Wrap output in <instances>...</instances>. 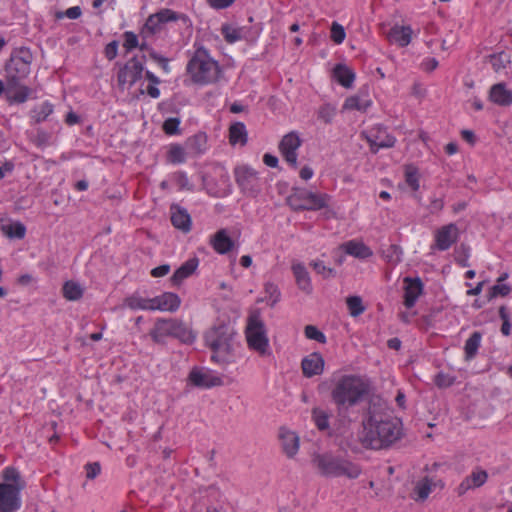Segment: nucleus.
I'll return each mask as SVG.
<instances>
[{
    "mask_svg": "<svg viewBox=\"0 0 512 512\" xmlns=\"http://www.w3.org/2000/svg\"><path fill=\"white\" fill-rule=\"evenodd\" d=\"M358 440L365 449H387L403 434L402 422L392 416L387 402L379 395L369 398L363 413Z\"/></svg>",
    "mask_w": 512,
    "mask_h": 512,
    "instance_id": "obj_1",
    "label": "nucleus"
},
{
    "mask_svg": "<svg viewBox=\"0 0 512 512\" xmlns=\"http://www.w3.org/2000/svg\"><path fill=\"white\" fill-rule=\"evenodd\" d=\"M370 391L371 383L364 376L344 374L337 378L331 389V400L337 416L344 421L352 422L353 408L365 400L368 402L371 397Z\"/></svg>",
    "mask_w": 512,
    "mask_h": 512,
    "instance_id": "obj_2",
    "label": "nucleus"
},
{
    "mask_svg": "<svg viewBox=\"0 0 512 512\" xmlns=\"http://www.w3.org/2000/svg\"><path fill=\"white\" fill-rule=\"evenodd\" d=\"M311 464L319 475L327 478L345 477L354 480L362 473L360 464L330 451L313 453Z\"/></svg>",
    "mask_w": 512,
    "mask_h": 512,
    "instance_id": "obj_3",
    "label": "nucleus"
},
{
    "mask_svg": "<svg viewBox=\"0 0 512 512\" xmlns=\"http://www.w3.org/2000/svg\"><path fill=\"white\" fill-rule=\"evenodd\" d=\"M235 336L234 328L223 323L205 332V344L212 351L213 362L222 366L235 363Z\"/></svg>",
    "mask_w": 512,
    "mask_h": 512,
    "instance_id": "obj_4",
    "label": "nucleus"
},
{
    "mask_svg": "<svg viewBox=\"0 0 512 512\" xmlns=\"http://www.w3.org/2000/svg\"><path fill=\"white\" fill-rule=\"evenodd\" d=\"M187 72L196 84H210L219 79L221 70L203 48H198L187 64Z\"/></svg>",
    "mask_w": 512,
    "mask_h": 512,
    "instance_id": "obj_5",
    "label": "nucleus"
},
{
    "mask_svg": "<svg viewBox=\"0 0 512 512\" xmlns=\"http://www.w3.org/2000/svg\"><path fill=\"white\" fill-rule=\"evenodd\" d=\"M245 337L247 345L251 350L256 351L261 356L271 354L267 330L261 316V310L258 308L252 309L249 312L245 327Z\"/></svg>",
    "mask_w": 512,
    "mask_h": 512,
    "instance_id": "obj_6",
    "label": "nucleus"
},
{
    "mask_svg": "<svg viewBox=\"0 0 512 512\" xmlns=\"http://www.w3.org/2000/svg\"><path fill=\"white\" fill-rule=\"evenodd\" d=\"M149 334L155 343H162L168 336L187 344L193 343L196 338L193 331L182 320L176 318L157 319Z\"/></svg>",
    "mask_w": 512,
    "mask_h": 512,
    "instance_id": "obj_7",
    "label": "nucleus"
},
{
    "mask_svg": "<svg viewBox=\"0 0 512 512\" xmlns=\"http://www.w3.org/2000/svg\"><path fill=\"white\" fill-rule=\"evenodd\" d=\"M191 21L183 13L163 8L150 15L145 23L147 32H157L162 30H186L190 28Z\"/></svg>",
    "mask_w": 512,
    "mask_h": 512,
    "instance_id": "obj_8",
    "label": "nucleus"
},
{
    "mask_svg": "<svg viewBox=\"0 0 512 512\" xmlns=\"http://www.w3.org/2000/svg\"><path fill=\"white\" fill-rule=\"evenodd\" d=\"M329 199L327 194L313 193L304 188H293L286 201L294 211H316L325 208Z\"/></svg>",
    "mask_w": 512,
    "mask_h": 512,
    "instance_id": "obj_9",
    "label": "nucleus"
},
{
    "mask_svg": "<svg viewBox=\"0 0 512 512\" xmlns=\"http://www.w3.org/2000/svg\"><path fill=\"white\" fill-rule=\"evenodd\" d=\"M235 178L241 191L249 197H257L261 191L258 173L251 167L240 166L235 169Z\"/></svg>",
    "mask_w": 512,
    "mask_h": 512,
    "instance_id": "obj_10",
    "label": "nucleus"
},
{
    "mask_svg": "<svg viewBox=\"0 0 512 512\" xmlns=\"http://www.w3.org/2000/svg\"><path fill=\"white\" fill-rule=\"evenodd\" d=\"M31 68L15 59H9L5 65V82L9 90H13L19 86L29 74Z\"/></svg>",
    "mask_w": 512,
    "mask_h": 512,
    "instance_id": "obj_11",
    "label": "nucleus"
},
{
    "mask_svg": "<svg viewBox=\"0 0 512 512\" xmlns=\"http://www.w3.org/2000/svg\"><path fill=\"white\" fill-rule=\"evenodd\" d=\"M144 70L143 62L136 57L130 59L118 72V83L120 86L128 84L132 86L142 77Z\"/></svg>",
    "mask_w": 512,
    "mask_h": 512,
    "instance_id": "obj_12",
    "label": "nucleus"
},
{
    "mask_svg": "<svg viewBox=\"0 0 512 512\" xmlns=\"http://www.w3.org/2000/svg\"><path fill=\"white\" fill-rule=\"evenodd\" d=\"M434 237V247L440 251H446L458 241L459 229L456 224L449 223L437 229Z\"/></svg>",
    "mask_w": 512,
    "mask_h": 512,
    "instance_id": "obj_13",
    "label": "nucleus"
},
{
    "mask_svg": "<svg viewBox=\"0 0 512 512\" xmlns=\"http://www.w3.org/2000/svg\"><path fill=\"white\" fill-rule=\"evenodd\" d=\"M20 490L0 484V512H15L21 507Z\"/></svg>",
    "mask_w": 512,
    "mask_h": 512,
    "instance_id": "obj_14",
    "label": "nucleus"
},
{
    "mask_svg": "<svg viewBox=\"0 0 512 512\" xmlns=\"http://www.w3.org/2000/svg\"><path fill=\"white\" fill-rule=\"evenodd\" d=\"M301 145V140L297 133L290 132L286 134L279 143V150L285 160L294 168L297 167V149Z\"/></svg>",
    "mask_w": 512,
    "mask_h": 512,
    "instance_id": "obj_15",
    "label": "nucleus"
},
{
    "mask_svg": "<svg viewBox=\"0 0 512 512\" xmlns=\"http://www.w3.org/2000/svg\"><path fill=\"white\" fill-rule=\"evenodd\" d=\"M189 381L196 387L212 388L221 386L223 381L220 377L212 375L210 372H203L198 368H193L189 373Z\"/></svg>",
    "mask_w": 512,
    "mask_h": 512,
    "instance_id": "obj_16",
    "label": "nucleus"
},
{
    "mask_svg": "<svg viewBox=\"0 0 512 512\" xmlns=\"http://www.w3.org/2000/svg\"><path fill=\"white\" fill-rule=\"evenodd\" d=\"M325 361L322 355L318 352H313L305 357L301 362L303 375L311 378L323 373Z\"/></svg>",
    "mask_w": 512,
    "mask_h": 512,
    "instance_id": "obj_17",
    "label": "nucleus"
},
{
    "mask_svg": "<svg viewBox=\"0 0 512 512\" xmlns=\"http://www.w3.org/2000/svg\"><path fill=\"white\" fill-rule=\"evenodd\" d=\"M279 439L285 455L289 458L294 457L299 450V436L295 432L281 427L279 429Z\"/></svg>",
    "mask_w": 512,
    "mask_h": 512,
    "instance_id": "obj_18",
    "label": "nucleus"
},
{
    "mask_svg": "<svg viewBox=\"0 0 512 512\" xmlns=\"http://www.w3.org/2000/svg\"><path fill=\"white\" fill-rule=\"evenodd\" d=\"M488 98L498 106L508 107L512 105V90L508 89L503 82L496 83L491 86Z\"/></svg>",
    "mask_w": 512,
    "mask_h": 512,
    "instance_id": "obj_19",
    "label": "nucleus"
},
{
    "mask_svg": "<svg viewBox=\"0 0 512 512\" xmlns=\"http://www.w3.org/2000/svg\"><path fill=\"white\" fill-rule=\"evenodd\" d=\"M406 286L404 288V305L410 309L412 308L418 297L422 294L423 291V283L420 278H410L406 277L404 279Z\"/></svg>",
    "mask_w": 512,
    "mask_h": 512,
    "instance_id": "obj_20",
    "label": "nucleus"
},
{
    "mask_svg": "<svg viewBox=\"0 0 512 512\" xmlns=\"http://www.w3.org/2000/svg\"><path fill=\"white\" fill-rule=\"evenodd\" d=\"M170 211L173 226L184 233H188L192 225L191 216L188 211L178 204H172Z\"/></svg>",
    "mask_w": 512,
    "mask_h": 512,
    "instance_id": "obj_21",
    "label": "nucleus"
},
{
    "mask_svg": "<svg viewBox=\"0 0 512 512\" xmlns=\"http://www.w3.org/2000/svg\"><path fill=\"white\" fill-rule=\"evenodd\" d=\"M210 245L217 253L227 254L232 250L234 242L226 229H220L210 238Z\"/></svg>",
    "mask_w": 512,
    "mask_h": 512,
    "instance_id": "obj_22",
    "label": "nucleus"
},
{
    "mask_svg": "<svg viewBox=\"0 0 512 512\" xmlns=\"http://www.w3.org/2000/svg\"><path fill=\"white\" fill-rule=\"evenodd\" d=\"M367 141L373 153H376L380 148H391L395 145L396 139L394 136L387 134L385 131L379 129L376 134L367 136Z\"/></svg>",
    "mask_w": 512,
    "mask_h": 512,
    "instance_id": "obj_23",
    "label": "nucleus"
},
{
    "mask_svg": "<svg viewBox=\"0 0 512 512\" xmlns=\"http://www.w3.org/2000/svg\"><path fill=\"white\" fill-rule=\"evenodd\" d=\"M333 78L344 88H350L355 80V73L345 64H337L333 68Z\"/></svg>",
    "mask_w": 512,
    "mask_h": 512,
    "instance_id": "obj_24",
    "label": "nucleus"
},
{
    "mask_svg": "<svg viewBox=\"0 0 512 512\" xmlns=\"http://www.w3.org/2000/svg\"><path fill=\"white\" fill-rule=\"evenodd\" d=\"M198 266V259L191 258L183 263L172 275L171 282L173 285H180L184 279L194 273Z\"/></svg>",
    "mask_w": 512,
    "mask_h": 512,
    "instance_id": "obj_25",
    "label": "nucleus"
},
{
    "mask_svg": "<svg viewBox=\"0 0 512 512\" xmlns=\"http://www.w3.org/2000/svg\"><path fill=\"white\" fill-rule=\"evenodd\" d=\"M292 271L299 289L310 294L312 292L311 279L305 266L301 263L293 264Z\"/></svg>",
    "mask_w": 512,
    "mask_h": 512,
    "instance_id": "obj_26",
    "label": "nucleus"
},
{
    "mask_svg": "<svg viewBox=\"0 0 512 512\" xmlns=\"http://www.w3.org/2000/svg\"><path fill=\"white\" fill-rule=\"evenodd\" d=\"M344 251L357 258L365 259L372 256V250L362 242L348 241L342 245Z\"/></svg>",
    "mask_w": 512,
    "mask_h": 512,
    "instance_id": "obj_27",
    "label": "nucleus"
},
{
    "mask_svg": "<svg viewBox=\"0 0 512 512\" xmlns=\"http://www.w3.org/2000/svg\"><path fill=\"white\" fill-rule=\"evenodd\" d=\"M248 140L246 126L242 122H235L229 128V142L232 145L244 146Z\"/></svg>",
    "mask_w": 512,
    "mask_h": 512,
    "instance_id": "obj_28",
    "label": "nucleus"
},
{
    "mask_svg": "<svg viewBox=\"0 0 512 512\" xmlns=\"http://www.w3.org/2000/svg\"><path fill=\"white\" fill-rule=\"evenodd\" d=\"M490 63L493 70L497 74H507V69L510 67L511 58L510 55L504 51L489 56Z\"/></svg>",
    "mask_w": 512,
    "mask_h": 512,
    "instance_id": "obj_29",
    "label": "nucleus"
},
{
    "mask_svg": "<svg viewBox=\"0 0 512 512\" xmlns=\"http://www.w3.org/2000/svg\"><path fill=\"white\" fill-rule=\"evenodd\" d=\"M31 94V89L25 85L19 83V86L13 90H9V87L6 85V98L10 104L13 103H24L27 101Z\"/></svg>",
    "mask_w": 512,
    "mask_h": 512,
    "instance_id": "obj_30",
    "label": "nucleus"
},
{
    "mask_svg": "<svg viewBox=\"0 0 512 512\" xmlns=\"http://www.w3.org/2000/svg\"><path fill=\"white\" fill-rule=\"evenodd\" d=\"M2 477L6 482L5 484L12 486L13 489L17 488L18 490L22 491L26 486V483L21 478L19 471L14 467H6L3 470Z\"/></svg>",
    "mask_w": 512,
    "mask_h": 512,
    "instance_id": "obj_31",
    "label": "nucleus"
},
{
    "mask_svg": "<svg viewBox=\"0 0 512 512\" xmlns=\"http://www.w3.org/2000/svg\"><path fill=\"white\" fill-rule=\"evenodd\" d=\"M160 296L161 311L175 312L181 304L180 297L172 292H164Z\"/></svg>",
    "mask_w": 512,
    "mask_h": 512,
    "instance_id": "obj_32",
    "label": "nucleus"
},
{
    "mask_svg": "<svg viewBox=\"0 0 512 512\" xmlns=\"http://www.w3.org/2000/svg\"><path fill=\"white\" fill-rule=\"evenodd\" d=\"M482 339V334L478 331L472 333V335L466 340L464 346L466 360L473 359L478 351Z\"/></svg>",
    "mask_w": 512,
    "mask_h": 512,
    "instance_id": "obj_33",
    "label": "nucleus"
},
{
    "mask_svg": "<svg viewBox=\"0 0 512 512\" xmlns=\"http://www.w3.org/2000/svg\"><path fill=\"white\" fill-rule=\"evenodd\" d=\"M371 106V100L362 99L358 95L348 97L344 104L343 110H357L365 112Z\"/></svg>",
    "mask_w": 512,
    "mask_h": 512,
    "instance_id": "obj_34",
    "label": "nucleus"
},
{
    "mask_svg": "<svg viewBox=\"0 0 512 512\" xmlns=\"http://www.w3.org/2000/svg\"><path fill=\"white\" fill-rule=\"evenodd\" d=\"M63 296L69 301L79 300L83 296V288L77 282L66 281L63 285Z\"/></svg>",
    "mask_w": 512,
    "mask_h": 512,
    "instance_id": "obj_35",
    "label": "nucleus"
},
{
    "mask_svg": "<svg viewBox=\"0 0 512 512\" xmlns=\"http://www.w3.org/2000/svg\"><path fill=\"white\" fill-rule=\"evenodd\" d=\"M53 112V105L49 102H44L40 106L31 110V118L35 123L45 121Z\"/></svg>",
    "mask_w": 512,
    "mask_h": 512,
    "instance_id": "obj_36",
    "label": "nucleus"
},
{
    "mask_svg": "<svg viewBox=\"0 0 512 512\" xmlns=\"http://www.w3.org/2000/svg\"><path fill=\"white\" fill-rule=\"evenodd\" d=\"M405 181L407 185L413 190L417 191L420 187L419 184V171L413 164L405 165Z\"/></svg>",
    "mask_w": 512,
    "mask_h": 512,
    "instance_id": "obj_37",
    "label": "nucleus"
},
{
    "mask_svg": "<svg viewBox=\"0 0 512 512\" xmlns=\"http://www.w3.org/2000/svg\"><path fill=\"white\" fill-rule=\"evenodd\" d=\"M432 490L431 480L428 477H425L423 480L419 481L415 488L414 493L416 494L415 500L424 501L428 498L429 494Z\"/></svg>",
    "mask_w": 512,
    "mask_h": 512,
    "instance_id": "obj_38",
    "label": "nucleus"
},
{
    "mask_svg": "<svg viewBox=\"0 0 512 512\" xmlns=\"http://www.w3.org/2000/svg\"><path fill=\"white\" fill-rule=\"evenodd\" d=\"M124 304L131 310H148V298L137 293L125 298Z\"/></svg>",
    "mask_w": 512,
    "mask_h": 512,
    "instance_id": "obj_39",
    "label": "nucleus"
},
{
    "mask_svg": "<svg viewBox=\"0 0 512 512\" xmlns=\"http://www.w3.org/2000/svg\"><path fill=\"white\" fill-rule=\"evenodd\" d=\"M335 115H336V107L329 103H326V104L320 106L317 111L318 119L325 124L332 123Z\"/></svg>",
    "mask_w": 512,
    "mask_h": 512,
    "instance_id": "obj_40",
    "label": "nucleus"
},
{
    "mask_svg": "<svg viewBox=\"0 0 512 512\" xmlns=\"http://www.w3.org/2000/svg\"><path fill=\"white\" fill-rule=\"evenodd\" d=\"M4 232L10 238L23 239L26 234V227L21 222H15L5 226Z\"/></svg>",
    "mask_w": 512,
    "mask_h": 512,
    "instance_id": "obj_41",
    "label": "nucleus"
},
{
    "mask_svg": "<svg viewBox=\"0 0 512 512\" xmlns=\"http://www.w3.org/2000/svg\"><path fill=\"white\" fill-rule=\"evenodd\" d=\"M349 313L352 317H357L365 311L362 299L359 296H350L346 299Z\"/></svg>",
    "mask_w": 512,
    "mask_h": 512,
    "instance_id": "obj_42",
    "label": "nucleus"
},
{
    "mask_svg": "<svg viewBox=\"0 0 512 512\" xmlns=\"http://www.w3.org/2000/svg\"><path fill=\"white\" fill-rule=\"evenodd\" d=\"M312 416L315 425L319 430H326L329 428V416L324 410L320 408H314L312 410Z\"/></svg>",
    "mask_w": 512,
    "mask_h": 512,
    "instance_id": "obj_43",
    "label": "nucleus"
},
{
    "mask_svg": "<svg viewBox=\"0 0 512 512\" xmlns=\"http://www.w3.org/2000/svg\"><path fill=\"white\" fill-rule=\"evenodd\" d=\"M10 59H15V60H17L25 65H28L30 67L32 60H33V56L28 48L21 47V48L15 49L12 52Z\"/></svg>",
    "mask_w": 512,
    "mask_h": 512,
    "instance_id": "obj_44",
    "label": "nucleus"
},
{
    "mask_svg": "<svg viewBox=\"0 0 512 512\" xmlns=\"http://www.w3.org/2000/svg\"><path fill=\"white\" fill-rule=\"evenodd\" d=\"M304 334H305L306 338H308L310 340H315L322 344H324L326 342L325 334L314 325L305 326Z\"/></svg>",
    "mask_w": 512,
    "mask_h": 512,
    "instance_id": "obj_45",
    "label": "nucleus"
},
{
    "mask_svg": "<svg viewBox=\"0 0 512 512\" xmlns=\"http://www.w3.org/2000/svg\"><path fill=\"white\" fill-rule=\"evenodd\" d=\"M265 292L268 295L269 306L273 308L280 301V290L277 285L273 283H266Z\"/></svg>",
    "mask_w": 512,
    "mask_h": 512,
    "instance_id": "obj_46",
    "label": "nucleus"
},
{
    "mask_svg": "<svg viewBox=\"0 0 512 512\" xmlns=\"http://www.w3.org/2000/svg\"><path fill=\"white\" fill-rule=\"evenodd\" d=\"M168 159L171 163H183L185 161L183 147L180 145H172L168 152Z\"/></svg>",
    "mask_w": 512,
    "mask_h": 512,
    "instance_id": "obj_47",
    "label": "nucleus"
},
{
    "mask_svg": "<svg viewBox=\"0 0 512 512\" xmlns=\"http://www.w3.org/2000/svg\"><path fill=\"white\" fill-rule=\"evenodd\" d=\"M466 478L469 480L473 488H477L482 486L487 481L488 474L484 470L474 471L470 476Z\"/></svg>",
    "mask_w": 512,
    "mask_h": 512,
    "instance_id": "obj_48",
    "label": "nucleus"
},
{
    "mask_svg": "<svg viewBox=\"0 0 512 512\" xmlns=\"http://www.w3.org/2000/svg\"><path fill=\"white\" fill-rule=\"evenodd\" d=\"M387 40L390 44L405 47L411 42V34H387Z\"/></svg>",
    "mask_w": 512,
    "mask_h": 512,
    "instance_id": "obj_49",
    "label": "nucleus"
},
{
    "mask_svg": "<svg viewBox=\"0 0 512 512\" xmlns=\"http://www.w3.org/2000/svg\"><path fill=\"white\" fill-rule=\"evenodd\" d=\"M310 265L318 274L322 275L324 278H329L335 275L334 269L325 266V264L320 260L313 261Z\"/></svg>",
    "mask_w": 512,
    "mask_h": 512,
    "instance_id": "obj_50",
    "label": "nucleus"
},
{
    "mask_svg": "<svg viewBox=\"0 0 512 512\" xmlns=\"http://www.w3.org/2000/svg\"><path fill=\"white\" fill-rule=\"evenodd\" d=\"M499 316L503 321L502 326H501L502 334L505 336L510 335L511 324H510V320H509V314H508L507 308L505 306H501L499 308Z\"/></svg>",
    "mask_w": 512,
    "mask_h": 512,
    "instance_id": "obj_51",
    "label": "nucleus"
},
{
    "mask_svg": "<svg viewBox=\"0 0 512 512\" xmlns=\"http://www.w3.org/2000/svg\"><path fill=\"white\" fill-rule=\"evenodd\" d=\"M189 144L196 153H201L206 144V136L204 134H197L189 139Z\"/></svg>",
    "mask_w": 512,
    "mask_h": 512,
    "instance_id": "obj_52",
    "label": "nucleus"
},
{
    "mask_svg": "<svg viewBox=\"0 0 512 512\" xmlns=\"http://www.w3.org/2000/svg\"><path fill=\"white\" fill-rule=\"evenodd\" d=\"M180 120L175 117L168 118L163 123V130L168 135H173L178 132Z\"/></svg>",
    "mask_w": 512,
    "mask_h": 512,
    "instance_id": "obj_53",
    "label": "nucleus"
},
{
    "mask_svg": "<svg viewBox=\"0 0 512 512\" xmlns=\"http://www.w3.org/2000/svg\"><path fill=\"white\" fill-rule=\"evenodd\" d=\"M511 291V288L510 286H508L507 284H496L494 286L491 287L490 289V298H494V297H497L498 295L500 296H507Z\"/></svg>",
    "mask_w": 512,
    "mask_h": 512,
    "instance_id": "obj_54",
    "label": "nucleus"
},
{
    "mask_svg": "<svg viewBox=\"0 0 512 512\" xmlns=\"http://www.w3.org/2000/svg\"><path fill=\"white\" fill-rule=\"evenodd\" d=\"M82 10L79 6H73L65 10L64 12L57 13V18L62 19L63 17H67L69 19H77L81 16Z\"/></svg>",
    "mask_w": 512,
    "mask_h": 512,
    "instance_id": "obj_55",
    "label": "nucleus"
},
{
    "mask_svg": "<svg viewBox=\"0 0 512 512\" xmlns=\"http://www.w3.org/2000/svg\"><path fill=\"white\" fill-rule=\"evenodd\" d=\"M454 383V378L448 374L438 373L435 377V384L440 388H446Z\"/></svg>",
    "mask_w": 512,
    "mask_h": 512,
    "instance_id": "obj_56",
    "label": "nucleus"
},
{
    "mask_svg": "<svg viewBox=\"0 0 512 512\" xmlns=\"http://www.w3.org/2000/svg\"><path fill=\"white\" fill-rule=\"evenodd\" d=\"M85 470H86L87 479H94L99 475V473L101 471L100 463L99 462L88 463L85 465Z\"/></svg>",
    "mask_w": 512,
    "mask_h": 512,
    "instance_id": "obj_57",
    "label": "nucleus"
},
{
    "mask_svg": "<svg viewBox=\"0 0 512 512\" xmlns=\"http://www.w3.org/2000/svg\"><path fill=\"white\" fill-rule=\"evenodd\" d=\"M206 2L211 8L221 10L230 7L235 0H206Z\"/></svg>",
    "mask_w": 512,
    "mask_h": 512,
    "instance_id": "obj_58",
    "label": "nucleus"
},
{
    "mask_svg": "<svg viewBox=\"0 0 512 512\" xmlns=\"http://www.w3.org/2000/svg\"><path fill=\"white\" fill-rule=\"evenodd\" d=\"M49 140H50V134L47 133L46 131L44 130H38L35 138H34V143L38 146V147H43V146H46L48 143H49Z\"/></svg>",
    "mask_w": 512,
    "mask_h": 512,
    "instance_id": "obj_59",
    "label": "nucleus"
},
{
    "mask_svg": "<svg viewBox=\"0 0 512 512\" xmlns=\"http://www.w3.org/2000/svg\"><path fill=\"white\" fill-rule=\"evenodd\" d=\"M437 42L440 43V49L445 51L457 42V38L455 34H449L447 39H438Z\"/></svg>",
    "mask_w": 512,
    "mask_h": 512,
    "instance_id": "obj_60",
    "label": "nucleus"
},
{
    "mask_svg": "<svg viewBox=\"0 0 512 512\" xmlns=\"http://www.w3.org/2000/svg\"><path fill=\"white\" fill-rule=\"evenodd\" d=\"M126 39L123 46L127 51H130L138 46L137 34H125Z\"/></svg>",
    "mask_w": 512,
    "mask_h": 512,
    "instance_id": "obj_61",
    "label": "nucleus"
},
{
    "mask_svg": "<svg viewBox=\"0 0 512 512\" xmlns=\"http://www.w3.org/2000/svg\"><path fill=\"white\" fill-rule=\"evenodd\" d=\"M118 42L112 41L105 48V55L109 60L114 59L117 56Z\"/></svg>",
    "mask_w": 512,
    "mask_h": 512,
    "instance_id": "obj_62",
    "label": "nucleus"
},
{
    "mask_svg": "<svg viewBox=\"0 0 512 512\" xmlns=\"http://www.w3.org/2000/svg\"><path fill=\"white\" fill-rule=\"evenodd\" d=\"M169 271H170V265L163 264V265L153 268L151 271V275L155 278L163 277V276L167 275L169 273Z\"/></svg>",
    "mask_w": 512,
    "mask_h": 512,
    "instance_id": "obj_63",
    "label": "nucleus"
},
{
    "mask_svg": "<svg viewBox=\"0 0 512 512\" xmlns=\"http://www.w3.org/2000/svg\"><path fill=\"white\" fill-rule=\"evenodd\" d=\"M444 207V201L441 198H435L430 202L428 206L431 213L439 212Z\"/></svg>",
    "mask_w": 512,
    "mask_h": 512,
    "instance_id": "obj_64",
    "label": "nucleus"
}]
</instances>
